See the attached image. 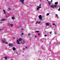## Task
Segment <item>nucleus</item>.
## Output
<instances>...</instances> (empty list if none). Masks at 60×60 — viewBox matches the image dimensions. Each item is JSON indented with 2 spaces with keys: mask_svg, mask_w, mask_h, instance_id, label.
<instances>
[{
  "mask_svg": "<svg viewBox=\"0 0 60 60\" xmlns=\"http://www.w3.org/2000/svg\"><path fill=\"white\" fill-rule=\"evenodd\" d=\"M40 1H41V0H40Z\"/></svg>",
  "mask_w": 60,
  "mask_h": 60,
  "instance_id": "49530a36",
  "label": "nucleus"
},
{
  "mask_svg": "<svg viewBox=\"0 0 60 60\" xmlns=\"http://www.w3.org/2000/svg\"><path fill=\"white\" fill-rule=\"evenodd\" d=\"M4 43H5V44H8V43H7V42H6L5 43V42Z\"/></svg>",
  "mask_w": 60,
  "mask_h": 60,
  "instance_id": "7c9ffc66",
  "label": "nucleus"
},
{
  "mask_svg": "<svg viewBox=\"0 0 60 60\" xmlns=\"http://www.w3.org/2000/svg\"><path fill=\"white\" fill-rule=\"evenodd\" d=\"M8 26H10L11 24H10V23H8Z\"/></svg>",
  "mask_w": 60,
  "mask_h": 60,
  "instance_id": "a211bd4d",
  "label": "nucleus"
},
{
  "mask_svg": "<svg viewBox=\"0 0 60 60\" xmlns=\"http://www.w3.org/2000/svg\"><path fill=\"white\" fill-rule=\"evenodd\" d=\"M10 26H13V24H10Z\"/></svg>",
  "mask_w": 60,
  "mask_h": 60,
  "instance_id": "393cba45",
  "label": "nucleus"
},
{
  "mask_svg": "<svg viewBox=\"0 0 60 60\" xmlns=\"http://www.w3.org/2000/svg\"><path fill=\"white\" fill-rule=\"evenodd\" d=\"M8 10H11V8H8Z\"/></svg>",
  "mask_w": 60,
  "mask_h": 60,
  "instance_id": "bb28decb",
  "label": "nucleus"
},
{
  "mask_svg": "<svg viewBox=\"0 0 60 60\" xmlns=\"http://www.w3.org/2000/svg\"><path fill=\"white\" fill-rule=\"evenodd\" d=\"M25 0H20L19 1L20 2H21L22 3V4H24V1Z\"/></svg>",
  "mask_w": 60,
  "mask_h": 60,
  "instance_id": "f03ea898",
  "label": "nucleus"
},
{
  "mask_svg": "<svg viewBox=\"0 0 60 60\" xmlns=\"http://www.w3.org/2000/svg\"><path fill=\"white\" fill-rule=\"evenodd\" d=\"M2 42L3 43H4L5 42V40H3V39H2Z\"/></svg>",
  "mask_w": 60,
  "mask_h": 60,
  "instance_id": "423d86ee",
  "label": "nucleus"
},
{
  "mask_svg": "<svg viewBox=\"0 0 60 60\" xmlns=\"http://www.w3.org/2000/svg\"><path fill=\"white\" fill-rule=\"evenodd\" d=\"M22 39L21 38H20L19 39V41H22Z\"/></svg>",
  "mask_w": 60,
  "mask_h": 60,
  "instance_id": "ddd939ff",
  "label": "nucleus"
},
{
  "mask_svg": "<svg viewBox=\"0 0 60 60\" xmlns=\"http://www.w3.org/2000/svg\"><path fill=\"white\" fill-rule=\"evenodd\" d=\"M2 30V29H0V31H1Z\"/></svg>",
  "mask_w": 60,
  "mask_h": 60,
  "instance_id": "58836bf2",
  "label": "nucleus"
},
{
  "mask_svg": "<svg viewBox=\"0 0 60 60\" xmlns=\"http://www.w3.org/2000/svg\"><path fill=\"white\" fill-rule=\"evenodd\" d=\"M54 4L55 5H57V4H58V2H55V3Z\"/></svg>",
  "mask_w": 60,
  "mask_h": 60,
  "instance_id": "9b49d317",
  "label": "nucleus"
},
{
  "mask_svg": "<svg viewBox=\"0 0 60 60\" xmlns=\"http://www.w3.org/2000/svg\"><path fill=\"white\" fill-rule=\"evenodd\" d=\"M23 34H24V33H22L21 34V35H23Z\"/></svg>",
  "mask_w": 60,
  "mask_h": 60,
  "instance_id": "72a5a7b5",
  "label": "nucleus"
},
{
  "mask_svg": "<svg viewBox=\"0 0 60 60\" xmlns=\"http://www.w3.org/2000/svg\"><path fill=\"white\" fill-rule=\"evenodd\" d=\"M1 23H2V22H1Z\"/></svg>",
  "mask_w": 60,
  "mask_h": 60,
  "instance_id": "de8ad7c7",
  "label": "nucleus"
},
{
  "mask_svg": "<svg viewBox=\"0 0 60 60\" xmlns=\"http://www.w3.org/2000/svg\"><path fill=\"white\" fill-rule=\"evenodd\" d=\"M25 49V48H23V50H24Z\"/></svg>",
  "mask_w": 60,
  "mask_h": 60,
  "instance_id": "79ce46f5",
  "label": "nucleus"
},
{
  "mask_svg": "<svg viewBox=\"0 0 60 60\" xmlns=\"http://www.w3.org/2000/svg\"><path fill=\"white\" fill-rule=\"evenodd\" d=\"M39 31H37L35 32V33H39Z\"/></svg>",
  "mask_w": 60,
  "mask_h": 60,
  "instance_id": "5701e85b",
  "label": "nucleus"
},
{
  "mask_svg": "<svg viewBox=\"0 0 60 60\" xmlns=\"http://www.w3.org/2000/svg\"><path fill=\"white\" fill-rule=\"evenodd\" d=\"M9 46H11L12 47V46H13V44L9 43Z\"/></svg>",
  "mask_w": 60,
  "mask_h": 60,
  "instance_id": "0eeeda50",
  "label": "nucleus"
},
{
  "mask_svg": "<svg viewBox=\"0 0 60 60\" xmlns=\"http://www.w3.org/2000/svg\"><path fill=\"white\" fill-rule=\"evenodd\" d=\"M12 49L13 50H16V48L14 47H13L12 48Z\"/></svg>",
  "mask_w": 60,
  "mask_h": 60,
  "instance_id": "1a4fd4ad",
  "label": "nucleus"
},
{
  "mask_svg": "<svg viewBox=\"0 0 60 60\" xmlns=\"http://www.w3.org/2000/svg\"><path fill=\"white\" fill-rule=\"evenodd\" d=\"M49 14L47 13V16H49Z\"/></svg>",
  "mask_w": 60,
  "mask_h": 60,
  "instance_id": "c85d7f7f",
  "label": "nucleus"
},
{
  "mask_svg": "<svg viewBox=\"0 0 60 60\" xmlns=\"http://www.w3.org/2000/svg\"><path fill=\"white\" fill-rule=\"evenodd\" d=\"M17 44H20V43H19V40H18V39L17 40Z\"/></svg>",
  "mask_w": 60,
  "mask_h": 60,
  "instance_id": "6e6552de",
  "label": "nucleus"
},
{
  "mask_svg": "<svg viewBox=\"0 0 60 60\" xmlns=\"http://www.w3.org/2000/svg\"><path fill=\"white\" fill-rule=\"evenodd\" d=\"M41 8V7H39V6H38L37 7V11H39V9Z\"/></svg>",
  "mask_w": 60,
  "mask_h": 60,
  "instance_id": "7ed1b4c3",
  "label": "nucleus"
},
{
  "mask_svg": "<svg viewBox=\"0 0 60 60\" xmlns=\"http://www.w3.org/2000/svg\"><path fill=\"white\" fill-rule=\"evenodd\" d=\"M45 18V17L44 16H43L42 17V19H44Z\"/></svg>",
  "mask_w": 60,
  "mask_h": 60,
  "instance_id": "9d476101",
  "label": "nucleus"
},
{
  "mask_svg": "<svg viewBox=\"0 0 60 60\" xmlns=\"http://www.w3.org/2000/svg\"><path fill=\"white\" fill-rule=\"evenodd\" d=\"M48 3L49 5H50L51 4V2L48 1Z\"/></svg>",
  "mask_w": 60,
  "mask_h": 60,
  "instance_id": "39448f33",
  "label": "nucleus"
},
{
  "mask_svg": "<svg viewBox=\"0 0 60 60\" xmlns=\"http://www.w3.org/2000/svg\"><path fill=\"white\" fill-rule=\"evenodd\" d=\"M47 1H48H48H48V0H47Z\"/></svg>",
  "mask_w": 60,
  "mask_h": 60,
  "instance_id": "a18cd8bd",
  "label": "nucleus"
},
{
  "mask_svg": "<svg viewBox=\"0 0 60 60\" xmlns=\"http://www.w3.org/2000/svg\"><path fill=\"white\" fill-rule=\"evenodd\" d=\"M6 18H8V16H6Z\"/></svg>",
  "mask_w": 60,
  "mask_h": 60,
  "instance_id": "473e14b6",
  "label": "nucleus"
},
{
  "mask_svg": "<svg viewBox=\"0 0 60 60\" xmlns=\"http://www.w3.org/2000/svg\"><path fill=\"white\" fill-rule=\"evenodd\" d=\"M34 37L35 38H37V36H34Z\"/></svg>",
  "mask_w": 60,
  "mask_h": 60,
  "instance_id": "b1692460",
  "label": "nucleus"
},
{
  "mask_svg": "<svg viewBox=\"0 0 60 60\" xmlns=\"http://www.w3.org/2000/svg\"><path fill=\"white\" fill-rule=\"evenodd\" d=\"M3 11H4V14H6V13L5 12V10H3Z\"/></svg>",
  "mask_w": 60,
  "mask_h": 60,
  "instance_id": "4468645a",
  "label": "nucleus"
},
{
  "mask_svg": "<svg viewBox=\"0 0 60 60\" xmlns=\"http://www.w3.org/2000/svg\"><path fill=\"white\" fill-rule=\"evenodd\" d=\"M51 42H50V43Z\"/></svg>",
  "mask_w": 60,
  "mask_h": 60,
  "instance_id": "09e8293b",
  "label": "nucleus"
},
{
  "mask_svg": "<svg viewBox=\"0 0 60 60\" xmlns=\"http://www.w3.org/2000/svg\"><path fill=\"white\" fill-rule=\"evenodd\" d=\"M51 2H52V1L51 0Z\"/></svg>",
  "mask_w": 60,
  "mask_h": 60,
  "instance_id": "37998d69",
  "label": "nucleus"
},
{
  "mask_svg": "<svg viewBox=\"0 0 60 60\" xmlns=\"http://www.w3.org/2000/svg\"><path fill=\"white\" fill-rule=\"evenodd\" d=\"M58 11H60V7L59 8V9H58Z\"/></svg>",
  "mask_w": 60,
  "mask_h": 60,
  "instance_id": "4be33fe9",
  "label": "nucleus"
},
{
  "mask_svg": "<svg viewBox=\"0 0 60 60\" xmlns=\"http://www.w3.org/2000/svg\"><path fill=\"white\" fill-rule=\"evenodd\" d=\"M4 20H5V19H2L1 20V21H4Z\"/></svg>",
  "mask_w": 60,
  "mask_h": 60,
  "instance_id": "f3484780",
  "label": "nucleus"
},
{
  "mask_svg": "<svg viewBox=\"0 0 60 60\" xmlns=\"http://www.w3.org/2000/svg\"><path fill=\"white\" fill-rule=\"evenodd\" d=\"M29 39H30V40H31V38H30Z\"/></svg>",
  "mask_w": 60,
  "mask_h": 60,
  "instance_id": "c03bdc74",
  "label": "nucleus"
},
{
  "mask_svg": "<svg viewBox=\"0 0 60 60\" xmlns=\"http://www.w3.org/2000/svg\"><path fill=\"white\" fill-rule=\"evenodd\" d=\"M51 33H52V32H50V34H51Z\"/></svg>",
  "mask_w": 60,
  "mask_h": 60,
  "instance_id": "c9c22d12",
  "label": "nucleus"
},
{
  "mask_svg": "<svg viewBox=\"0 0 60 60\" xmlns=\"http://www.w3.org/2000/svg\"><path fill=\"white\" fill-rule=\"evenodd\" d=\"M12 19H14V17H12Z\"/></svg>",
  "mask_w": 60,
  "mask_h": 60,
  "instance_id": "6ab92c4d",
  "label": "nucleus"
},
{
  "mask_svg": "<svg viewBox=\"0 0 60 60\" xmlns=\"http://www.w3.org/2000/svg\"><path fill=\"white\" fill-rule=\"evenodd\" d=\"M46 25H47V26H49V23H46Z\"/></svg>",
  "mask_w": 60,
  "mask_h": 60,
  "instance_id": "2eb2a0df",
  "label": "nucleus"
},
{
  "mask_svg": "<svg viewBox=\"0 0 60 60\" xmlns=\"http://www.w3.org/2000/svg\"><path fill=\"white\" fill-rule=\"evenodd\" d=\"M28 35L29 36H30V34H28Z\"/></svg>",
  "mask_w": 60,
  "mask_h": 60,
  "instance_id": "4c0bfd02",
  "label": "nucleus"
},
{
  "mask_svg": "<svg viewBox=\"0 0 60 60\" xmlns=\"http://www.w3.org/2000/svg\"><path fill=\"white\" fill-rule=\"evenodd\" d=\"M39 6H41V4H40L39 5Z\"/></svg>",
  "mask_w": 60,
  "mask_h": 60,
  "instance_id": "e433bc0d",
  "label": "nucleus"
},
{
  "mask_svg": "<svg viewBox=\"0 0 60 60\" xmlns=\"http://www.w3.org/2000/svg\"><path fill=\"white\" fill-rule=\"evenodd\" d=\"M5 59H7V57L6 56L4 57Z\"/></svg>",
  "mask_w": 60,
  "mask_h": 60,
  "instance_id": "dca6fc26",
  "label": "nucleus"
},
{
  "mask_svg": "<svg viewBox=\"0 0 60 60\" xmlns=\"http://www.w3.org/2000/svg\"><path fill=\"white\" fill-rule=\"evenodd\" d=\"M56 26H56V25H55V27H56Z\"/></svg>",
  "mask_w": 60,
  "mask_h": 60,
  "instance_id": "ea45409f",
  "label": "nucleus"
},
{
  "mask_svg": "<svg viewBox=\"0 0 60 60\" xmlns=\"http://www.w3.org/2000/svg\"><path fill=\"white\" fill-rule=\"evenodd\" d=\"M21 30H24V29L22 28V29Z\"/></svg>",
  "mask_w": 60,
  "mask_h": 60,
  "instance_id": "f704fd0d",
  "label": "nucleus"
},
{
  "mask_svg": "<svg viewBox=\"0 0 60 60\" xmlns=\"http://www.w3.org/2000/svg\"><path fill=\"white\" fill-rule=\"evenodd\" d=\"M58 17V16H57V15H56V17Z\"/></svg>",
  "mask_w": 60,
  "mask_h": 60,
  "instance_id": "c756f323",
  "label": "nucleus"
},
{
  "mask_svg": "<svg viewBox=\"0 0 60 60\" xmlns=\"http://www.w3.org/2000/svg\"><path fill=\"white\" fill-rule=\"evenodd\" d=\"M25 48L26 49H27V47H26Z\"/></svg>",
  "mask_w": 60,
  "mask_h": 60,
  "instance_id": "a19ab883",
  "label": "nucleus"
},
{
  "mask_svg": "<svg viewBox=\"0 0 60 60\" xmlns=\"http://www.w3.org/2000/svg\"><path fill=\"white\" fill-rule=\"evenodd\" d=\"M39 18L41 20L42 18V16H41V15H39Z\"/></svg>",
  "mask_w": 60,
  "mask_h": 60,
  "instance_id": "20e7f679",
  "label": "nucleus"
},
{
  "mask_svg": "<svg viewBox=\"0 0 60 60\" xmlns=\"http://www.w3.org/2000/svg\"><path fill=\"white\" fill-rule=\"evenodd\" d=\"M38 36H40V33H38Z\"/></svg>",
  "mask_w": 60,
  "mask_h": 60,
  "instance_id": "cd10ccee",
  "label": "nucleus"
},
{
  "mask_svg": "<svg viewBox=\"0 0 60 60\" xmlns=\"http://www.w3.org/2000/svg\"><path fill=\"white\" fill-rule=\"evenodd\" d=\"M52 25H53V26H55V25H56L54 23H53Z\"/></svg>",
  "mask_w": 60,
  "mask_h": 60,
  "instance_id": "412c9836",
  "label": "nucleus"
},
{
  "mask_svg": "<svg viewBox=\"0 0 60 60\" xmlns=\"http://www.w3.org/2000/svg\"><path fill=\"white\" fill-rule=\"evenodd\" d=\"M51 8H52V9H54L55 7V8H56V5H51Z\"/></svg>",
  "mask_w": 60,
  "mask_h": 60,
  "instance_id": "f257e3e1",
  "label": "nucleus"
},
{
  "mask_svg": "<svg viewBox=\"0 0 60 60\" xmlns=\"http://www.w3.org/2000/svg\"><path fill=\"white\" fill-rule=\"evenodd\" d=\"M25 43V41H24V40H23V41L22 42V44H24Z\"/></svg>",
  "mask_w": 60,
  "mask_h": 60,
  "instance_id": "f8f14e48",
  "label": "nucleus"
},
{
  "mask_svg": "<svg viewBox=\"0 0 60 60\" xmlns=\"http://www.w3.org/2000/svg\"><path fill=\"white\" fill-rule=\"evenodd\" d=\"M41 21H39V22H38V24H40V23H41Z\"/></svg>",
  "mask_w": 60,
  "mask_h": 60,
  "instance_id": "aec40b11",
  "label": "nucleus"
},
{
  "mask_svg": "<svg viewBox=\"0 0 60 60\" xmlns=\"http://www.w3.org/2000/svg\"><path fill=\"white\" fill-rule=\"evenodd\" d=\"M44 36H45V37H46V36H47V35H45Z\"/></svg>",
  "mask_w": 60,
  "mask_h": 60,
  "instance_id": "2f4dec72",
  "label": "nucleus"
},
{
  "mask_svg": "<svg viewBox=\"0 0 60 60\" xmlns=\"http://www.w3.org/2000/svg\"><path fill=\"white\" fill-rule=\"evenodd\" d=\"M38 23V21H37V22L36 23V24H37Z\"/></svg>",
  "mask_w": 60,
  "mask_h": 60,
  "instance_id": "a878e982",
  "label": "nucleus"
}]
</instances>
